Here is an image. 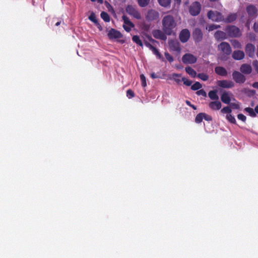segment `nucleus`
Here are the masks:
<instances>
[{
  "mask_svg": "<svg viewBox=\"0 0 258 258\" xmlns=\"http://www.w3.org/2000/svg\"><path fill=\"white\" fill-rule=\"evenodd\" d=\"M165 56L169 62H172L173 61V58L172 56L171 55H170L168 52L165 53Z\"/></svg>",
  "mask_w": 258,
  "mask_h": 258,
  "instance_id": "nucleus-46",
  "label": "nucleus"
},
{
  "mask_svg": "<svg viewBox=\"0 0 258 258\" xmlns=\"http://www.w3.org/2000/svg\"><path fill=\"white\" fill-rule=\"evenodd\" d=\"M225 31L227 35L230 37H239L241 35L239 29L233 25L227 26L225 29Z\"/></svg>",
  "mask_w": 258,
  "mask_h": 258,
  "instance_id": "nucleus-3",
  "label": "nucleus"
},
{
  "mask_svg": "<svg viewBox=\"0 0 258 258\" xmlns=\"http://www.w3.org/2000/svg\"><path fill=\"white\" fill-rule=\"evenodd\" d=\"M108 36L109 39H117L122 37L121 34L114 29H111L108 33Z\"/></svg>",
  "mask_w": 258,
  "mask_h": 258,
  "instance_id": "nucleus-14",
  "label": "nucleus"
},
{
  "mask_svg": "<svg viewBox=\"0 0 258 258\" xmlns=\"http://www.w3.org/2000/svg\"><path fill=\"white\" fill-rule=\"evenodd\" d=\"M218 49L220 51L221 59L224 60L227 55L231 54L232 50L229 44L226 42H222L218 46Z\"/></svg>",
  "mask_w": 258,
  "mask_h": 258,
  "instance_id": "nucleus-2",
  "label": "nucleus"
},
{
  "mask_svg": "<svg viewBox=\"0 0 258 258\" xmlns=\"http://www.w3.org/2000/svg\"><path fill=\"white\" fill-rule=\"evenodd\" d=\"M254 112L255 113H258V105H256L254 108Z\"/></svg>",
  "mask_w": 258,
  "mask_h": 258,
  "instance_id": "nucleus-59",
  "label": "nucleus"
},
{
  "mask_svg": "<svg viewBox=\"0 0 258 258\" xmlns=\"http://www.w3.org/2000/svg\"><path fill=\"white\" fill-rule=\"evenodd\" d=\"M89 19L93 22L99 29L100 30H102V27L101 25L99 24V23L98 22L97 19L96 18V15L94 13L92 12L91 13L90 16L89 17Z\"/></svg>",
  "mask_w": 258,
  "mask_h": 258,
  "instance_id": "nucleus-25",
  "label": "nucleus"
},
{
  "mask_svg": "<svg viewBox=\"0 0 258 258\" xmlns=\"http://www.w3.org/2000/svg\"><path fill=\"white\" fill-rule=\"evenodd\" d=\"M196 94L198 95H202L204 97H206L207 96L206 92L203 89H201L200 90L197 91Z\"/></svg>",
  "mask_w": 258,
  "mask_h": 258,
  "instance_id": "nucleus-43",
  "label": "nucleus"
},
{
  "mask_svg": "<svg viewBox=\"0 0 258 258\" xmlns=\"http://www.w3.org/2000/svg\"><path fill=\"white\" fill-rule=\"evenodd\" d=\"M244 53L241 50L234 51L232 54V57L234 59L241 60L244 57Z\"/></svg>",
  "mask_w": 258,
  "mask_h": 258,
  "instance_id": "nucleus-19",
  "label": "nucleus"
},
{
  "mask_svg": "<svg viewBox=\"0 0 258 258\" xmlns=\"http://www.w3.org/2000/svg\"><path fill=\"white\" fill-rule=\"evenodd\" d=\"M133 41L135 42L136 43L138 44L139 45L142 46L143 43L142 42V41L140 39V37L137 35H135L133 37Z\"/></svg>",
  "mask_w": 258,
  "mask_h": 258,
  "instance_id": "nucleus-35",
  "label": "nucleus"
},
{
  "mask_svg": "<svg viewBox=\"0 0 258 258\" xmlns=\"http://www.w3.org/2000/svg\"><path fill=\"white\" fill-rule=\"evenodd\" d=\"M145 44L146 46H147L148 47H149L150 49L153 47V45H152L150 43H149V42H145Z\"/></svg>",
  "mask_w": 258,
  "mask_h": 258,
  "instance_id": "nucleus-52",
  "label": "nucleus"
},
{
  "mask_svg": "<svg viewBox=\"0 0 258 258\" xmlns=\"http://www.w3.org/2000/svg\"><path fill=\"white\" fill-rule=\"evenodd\" d=\"M149 28V27L148 25H145V30H148Z\"/></svg>",
  "mask_w": 258,
  "mask_h": 258,
  "instance_id": "nucleus-62",
  "label": "nucleus"
},
{
  "mask_svg": "<svg viewBox=\"0 0 258 258\" xmlns=\"http://www.w3.org/2000/svg\"><path fill=\"white\" fill-rule=\"evenodd\" d=\"M226 118L230 122L233 124H236V119L235 117L232 114H231V113L229 114H227Z\"/></svg>",
  "mask_w": 258,
  "mask_h": 258,
  "instance_id": "nucleus-37",
  "label": "nucleus"
},
{
  "mask_svg": "<svg viewBox=\"0 0 258 258\" xmlns=\"http://www.w3.org/2000/svg\"><path fill=\"white\" fill-rule=\"evenodd\" d=\"M237 118L238 119L241 120V121L245 122L246 119V117L243 114L240 113L237 115Z\"/></svg>",
  "mask_w": 258,
  "mask_h": 258,
  "instance_id": "nucleus-44",
  "label": "nucleus"
},
{
  "mask_svg": "<svg viewBox=\"0 0 258 258\" xmlns=\"http://www.w3.org/2000/svg\"><path fill=\"white\" fill-rule=\"evenodd\" d=\"M185 103H186V104L187 105H188L189 106L191 107L193 109H194V110H196L197 109V107L195 105L191 104V103H190V102L189 101L186 100Z\"/></svg>",
  "mask_w": 258,
  "mask_h": 258,
  "instance_id": "nucleus-50",
  "label": "nucleus"
},
{
  "mask_svg": "<svg viewBox=\"0 0 258 258\" xmlns=\"http://www.w3.org/2000/svg\"><path fill=\"white\" fill-rule=\"evenodd\" d=\"M151 50L153 51V52L159 58H161V55L160 54V53H159V52L158 51V50L155 47H153Z\"/></svg>",
  "mask_w": 258,
  "mask_h": 258,
  "instance_id": "nucleus-41",
  "label": "nucleus"
},
{
  "mask_svg": "<svg viewBox=\"0 0 258 258\" xmlns=\"http://www.w3.org/2000/svg\"><path fill=\"white\" fill-rule=\"evenodd\" d=\"M201 6L198 2L193 3L189 8V12L192 16H197L201 11Z\"/></svg>",
  "mask_w": 258,
  "mask_h": 258,
  "instance_id": "nucleus-7",
  "label": "nucleus"
},
{
  "mask_svg": "<svg viewBox=\"0 0 258 258\" xmlns=\"http://www.w3.org/2000/svg\"><path fill=\"white\" fill-rule=\"evenodd\" d=\"M101 18L105 21V22H108L110 21V16H109V15L105 12H102L101 13Z\"/></svg>",
  "mask_w": 258,
  "mask_h": 258,
  "instance_id": "nucleus-31",
  "label": "nucleus"
},
{
  "mask_svg": "<svg viewBox=\"0 0 258 258\" xmlns=\"http://www.w3.org/2000/svg\"><path fill=\"white\" fill-rule=\"evenodd\" d=\"M198 78L203 81H206L209 79L208 76L204 73L199 74Z\"/></svg>",
  "mask_w": 258,
  "mask_h": 258,
  "instance_id": "nucleus-39",
  "label": "nucleus"
},
{
  "mask_svg": "<svg viewBox=\"0 0 258 258\" xmlns=\"http://www.w3.org/2000/svg\"><path fill=\"white\" fill-rule=\"evenodd\" d=\"M206 29L208 30L209 31H213V30L216 29V25H214V24L210 25L206 28Z\"/></svg>",
  "mask_w": 258,
  "mask_h": 258,
  "instance_id": "nucleus-49",
  "label": "nucleus"
},
{
  "mask_svg": "<svg viewBox=\"0 0 258 258\" xmlns=\"http://www.w3.org/2000/svg\"><path fill=\"white\" fill-rule=\"evenodd\" d=\"M232 76L233 78L235 81H244L245 80L244 75L238 72H234Z\"/></svg>",
  "mask_w": 258,
  "mask_h": 258,
  "instance_id": "nucleus-23",
  "label": "nucleus"
},
{
  "mask_svg": "<svg viewBox=\"0 0 258 258\" xmlns=\"http://www.w3.org/2000/svg\"><path fill=\"white\" fill-rule=\"evenodd\" d=\"M253 29L256 33H258V22L254 23L253 25Z\"/></svg>",
  "mask_w": 258,
  "mask_h": 258,
  "instance_id": "nucleus-51",
  "label": "nucleus"
},
{
  "mask_svg": "<svg viewBox=\"0 0 258 258\" xmlns=\"http://www.w3.org/2000/svg\"><path fill=\"white\" fill-rule=\"evenodd\" d=\"M230 105V107L235 109H238L240 108L239 104L238 102L237 103H230L229 104Z\"/></svg>",
  "mask_w": 258,
  "mask_h": 258,
  "instance_id": "nucleus-42",
  "label": "nucleus"
},
{
  "mask_svg": "<svg viewBox=\"0 0 258 258\" xmlns=\"http://www.w3.org/2000/svg\"><path fill=\"white\" fill-rule=\"evenodd\" d=\"M175 1L176 2V3L178 5H179V4H180V3L181 0H175Z\"/></svg>",
  "mask_w": 258,
  "mask_h": 258,
  "instance_id": "nucleus-61",
  "label": "nucleus"
},
{
  "mask_svg": "<svg viewBox=\"0 0 258 258\" xmlns=\"http://www.w3.org/2000/svg\"><path fill=\"white\" fill-rule=\"evenodd\" d=\"M254 50L255 47L253 44L249 43L246 45L245 47V52L246 54L249 57H252L254 56Z\"/></svg>",
  "mask_w": 258,
  "mask_h": 258,
  "instance_id": "nucleus-15",
  "label": "nucleus"
},
{
  "mask_svg": "<svg viewBox=\"0 0 258 258\" xmlns=\"http://www.w3.org/2000/svg\"><path fill=\"white\" fill-rule=\"evenodd\" d=\"M149 39L150 41L152 42H156L155 40H154V39H153L151 37H149Z\"/></svg>",
  "mask_w": 258,
  "mask_h": 258,
  "instance_id": "nucleus-60",
  "label": "nucleus"
},
{
  "mask_svg": "<svg viewBox=\"0 0 258 258\" xmlns=\"http://www.w3.org/2000/svg\"><path fill=\"white\" fill-rule=\"evenodd\" d=\"M221 112L222 113H227V114H229L231 113L232 110L229 106H226L223 107L221 110Z\"/></svg>",
  "mask_w": 258,
  "mask_h": 258,
  "instance_id": "nucleus-38",
  "label": "nucleus"
},
{
  "mask_svg": "<svg viewBox=\"0 0 258 258\" xmlns=\"http://www.w3.org/2000/svg\"><path fill=\"white\" fill-rule=\"evenodd\" d=\"M159 13L153 9L149 10L146 14V19L149 22L158 20L159 19Z\"/></svg>",
  "mask_w": 258,
  "mask_h": 258,
  "instance_id": "nucleus-6",
  "label": "nucleus"
},
{
  "mask_svg": "<svg viewBox=\"0 0 258 258\" xmlns=\"http://www.w3.org/2000/svg\"><path fill=\"white\" fill-rule=\"evenodd\" d=\"M59 24H60V22H58L56 23L55 25L57 26L59 25Z\"/></svg>",
  "mask_w": 258,
  "mask_h": 258,
  "instance_id": "nucleus-63",
  "label": "nucleus"
},
{
  "mask_svg": "<svg viewBox=\"0 0 258 258\" xmlns=\"http://www.w3.org/2000/svg\"><path fill=\"white\" fill-rule=\"evenodd\" d=\"M207 16L209 19L215 22H223L224 20V16L217 11H210L207 14Z\"/></svg>",
  "mask_w": 258,
  "mask_h": 258,
  "instance_id": "nucleus-4",
  "label": "nucleus"
},
{
  "mask_svg": "<svg viewBox=\"0 0 258 258\" xmlns=\"http://www.w3.org/2000/svg\"><path fill=\"white\" fill-rule=\"evenodd\" d=\"M252 65L254 67L256 72L258 73V60H254L252 62Z\"/></svg>",
  "mask_w": 258,
  "mask_h": 258,
  "instance_id": "nucleus-48",
  "label": "nucleus"
},
{
  "mask_svg": "<svg viewBox=\"0 0 258 258\" xmlns=\"http://www.w3.org/2000/svg\"><path fill=\"white\" fill-rule=\"evenodd\" d=\"M244 110L248 113L249 115L252 117H254L256 115L254 110L250 107H246L245 108Z\"/></svg>",
  "mask_w": 258,
  "mask_h": 258,
  "instance_id": "nucleus-30",
  "label": "nucleus"
},
{
  "mask_svg": "<svg viewBox=\"0 0 258 258\" xmlns=\"http://www.w3.org/2000/svg\"><path fill=\"white\" fill-rule=\"evenodd\" d=\"M240 72L246 75L250 74L252 72V68L250 64L244 63L241 66Z\"/></svg>",
  "mask_w": 258,
  "mask_h": 258,
  "instance_id": "nucleus-16",
  "label": "nucleus"
},
{
  "mask_svg": "<svg viewBox=\"0 0 258 258\" xmlns=\"http://www.w3.org/2000/svg\"><path fill=\"white\" fill-rule=\"evenodd\" d=\"M169 46L172 50L179 52L180 51V48L179 46V43L178 42L172 41L169 43Z\"/></svg>",
  "mask_w": 258,
  "mask_h": 258,
  "instance_id": "nucleus-24",
  "label": "nucleus"
},
{
  "mask_svg": "<svg viewBox=\"0 0 258 258\" xmlns=\"http://www.w3.org/2000/svg\"><path fill=\"white\" fill-rule=\"evenodd\" d=\"M256 55H257V57H258V46L257 47Z\"/></svg>",
  "mask_w": 258,
  "mask_h": 258,
  "instance_id": "nucleus-64",
  "label": "nucleus"
},
{
  "mask_svg": "<svg viewBox=\"0 0 258 258\" xmlns=\"http://www.w3.org/2000/svg\"><path fill=\"white\" fill-rule=\"evenodd\" d=\"M218 86L223 88H230L234 86L233 82H218Z\"/></svg>",
  "mask_w": 258,
  "mask_h": 258,
  "instance_id": "nucleus-21",
  "label": "nucleus"
},
{
  "mask_svg": "<svg viewBox=\"0 0 258 258\" xmlns=\"http://www.w3.org/2000/svg\"><path fill=\"white\" fill-rule=\"evenodd\" d=\"M203 34L201 29L196 28L192 32V37L195 42H200L203 39Z\"/></svg>",
  "mask_w": 258,
  "mask_h": 258,
  "instance_id": "nucleus-11",
  "label": "nucleus"
},
{
  "mask_svg": "<svg viewBox=\"0 0 258 258\" xmlns=\"http://www.w3.org/2000/svg\"><path fill=\"white\" fill-rule=\"evenodd\" d=\"M215 71L217 74L222 76H226L227 75L226 69L222 67H216Z\"/></svg>",
  "mask_w": 258,
  "mask_h": 258,
  "instance_id": "nucleus-22",
  "label": "nucleus"
},
{
  "mask_svg": "<svg viewBox=\"0 0 258 258\" xmlns=\"http://www.w3.org/2000/svg\"><path fill=\"white\" fill-rule=\"evenodd\" d=\"M141 85L143 88L146 87L147 86V82H142Z\"/></svg>",
  "mask_w": 258,
  "mask_h": 258,
  "instance_id": "nucleus-56",
  "label": "nucleus"
},
{
  "mask_svg": "<svg viewBox=\"0 0 258 258\" xmlns=\"http://www.w3.org/2000/svg\"><path fill=\"white\" fill-rule=\"evenodd\" d=\"M183 84L187 86H190L191 85L193 82H183Z\"/></svg>",
  "mask_w": 258,
  "mask_h": 258,
  "instance_id": "nucleus-53",
  "label": "nucleus"
},
{
  "mask_svg": "<svg viewBox=\"0 0 258 258\" xmlns=\"http://www.w3.org/2000/svg\"><path fill=\"white\" fill-rule=\"evenodd\" d=\"M227 33L222 31H217L215 34L214 37L218 41L224 40L227 38Z\"/></svg>",
  "mask_w": 258,
  "mask_h": 258,
  "instance_id": "nucleus-17",
  "label": "nucleus"
},
{
  "mask_svg": "<svg viewBox=\"0 0 258 258\" xmlns=\"http://www.w3.org/2000/svg\"><path fill=\"white\" fill-rule=\"evenodd\" d=\"M221 101L225 104H229L231 101V98L228 94L226 92H224L221 96Z\"/></svg>",
  "mask_w": 258,
  "mask_h": 258,
  "instance_id": "nucleus-26",
  "label": "nucleus"
},
{
  "mask_svg": "<svg viewBox=\"0 0 258 258\" xmlns=\"http://www.w3.org/2000/svg\"><path fill=\"white\" fill-rule=\"evenodd\" d=\"M126 96L129 98H132L135 96L134 91L131 89H128L126 91Z\"/></svg>",
  "mask_w": 258,
  "mask_h": 258,
  "instance_id": "nucleus-40",
  "label": "nucleus"
},
{
  "mask_svg": "<svg viewBox=\"0 0 258 258\" xmlns=\"http://www.w3.org/2000/svg\"><path fill=\"white\" fill-rule=\"evenodd\" d=\"M252 86L258 89V82H255L252 85Z\"/></svg>",
  "mask_w": 258,
  "mask_h": 258,
  "instance_id": "nucleus-54",
  "label": "nucleus"
},
{
  "mask_svg": "<svg viewBox=\"0 0 258 258\" xmlns=\"http://www.w3.org/2000/svg\"><path fill=\"white\" fill-rule=\"evenodd\" d=\"M125 11L128 15L134 17L137 19L139 20L141 19L140 13L135 6L128 5L125 8Z\"/></svg>",
  "mask_w": 258,
  "mask_h": 258,
  "instance_id": "nucleus-5",
  "label": "nucleus"
},
{
  "mask_svg": "<svg viewBox=\"0 0 258 258\" xmlns=\"http://www.w3.org/2000/svg\"><path fill=\"white\" fill-rule=\"evenodd\" d=\"M217 92L218 91L216 90L210 91L208 93L209 98L213 100H218L219 97L217 95Z\"/></svg>",
  "mask_w": 258,
  "mask_h": 258,
  "instance_id": "nucleus-27",
  "label": "nucleus"
},
{
  "mask_svg": "<svg viewBox=\"0 0 258 258\" xmlns=\"http://www.w3.org/2000/svg\"><path fill=\"white\" fill-rule=\"evenodd\" d=\"M231 43L233 47L235 48H241V45L240 42L237 40H232L231 41Z\"/></svg>",
  "mask_w": 258,
  "mask_h": 258,
  "instance_id": "nucleus-34",
  "label": "nucleus"
},
{
  "mask_svg": "<svg viewBox=\"0 0 258 258\" xmlns=\"http://www.w3.org/2000/svg\"><path fill=\"white\" fill-rule=\"evenodd\" d=\"M209 107L213 110H219L222 106L221 103L219 101H212L209 104Z\"/></svg>",
  "mask_w": 258,
  "mask_h": 258,
  "instance_id": "nucleus-18",
  "label": "nucleus"
},
{
  "mask_svg": "<svg viewBox=\"0 0 258 258\" xmlns=\"http://www.w3.org/2000/svg\"><path fill=\"white\" fill-rule=\"evenodd\" d=\"M151 76L153 79L158 78V77L156 76V75L154 73L151 74Z\"/></svg>",
  "mask_w": 258,
  "mask_h": 258,
  "instance_id": "nucleus-57",
  "label": "nucleus"
},
{
  "mask_svg": "<svg viewBox=\"0 0 258 258\" xmlns=\"http://www.w3.org/2000/svg\"><path fill=\"white\" fill-rule=\"evenodd\" d=\"M162 30L168 35H170L173 32V29L176 24L172 16L167 15L162 19Z\"/></svg>",
  "mask_w": 258,
  "mask_h": 258,
  "instance_id": "nucleus-1",
  "label": "nucleus"
},
{
  "mask_svg": "<svg viewBox=\"0 0 258 258\" xmlns=\"http://www.w3.org/2000/svg\"><path fill=\"white\" fill-rule=\"evenodd\" d=\"M237 18V15L235 13H232L229 14L226 18L224 17L223 22L226 23H232Z\"/></svg>",
  "mask_w": 258,
  "mask_h": 258,
  "instance_id": "nucleus-20",
  "label": "nucleus"
},
{
  "mask_svg": "<svg viewBox=\"0 0 258 258\" xmlns=\"http://www.w3.org/2000/svg\"><path fill=\"white\" fill-rule=\"evenodd\" d=\"M202 87V85L199 82H196V83L191 85V89L192 90H198Z\"/></svg>",
  "mask_w": 258,
  "mask_h": 258,
  "instance_id": "nucleus-36",
  "label": "nucleus"
},
{
  "mask_svg": "<svg viewBox=\"0 0 258 258\" xmlns=\"http://www.w3.org/2000/svg\"><path fill=\"white\" fill-rule=\"evenodd\" d=\"M150 3V0H138V3L141 7H146Z\"/></svg>",
  "mask_w": 258,
  "mask_h": 258,
  "instance_id": "nucleus-32",
  "label": "nucleus"
},
{
  "mask_svg": "<svg viewBox=\"0 0 258 258\" xmlns=\"http://www.w3.org/2000/svg\"><path fill=\"white\" fill-rule=\"evenodd\" d=\"M140 77L142 81H146V78L144 75H141Z\"/></svg>",
  "mask_w": 258,
  "mask_h": 258,
  "instance_id": "nucleus-58",
  "label": "nucleus"
},
{
  "mask_svg": "<svg viewBox=\"0 0 258 258\" xmlns=\"http://www.w3.org/2000/svg\"><path fill=\"white\" fill-rule=\"evenodd\" d=\"M246 10L249 18L253 19L255 18L257 16V10L254 5H248Z\"/></svg>",
  "mask_w": 258,
  "mask_h": 258,
  "instance_id": "nucleus-10",
  "label": "nucleus"
},
{
  "mask_svg": "<svg viewBox=\"0 0 258 258\" xmlns=\"http://www.w3.org/2000/svg\"><path fill=\"white\" fill-rule=\"evenodd\" d=\"M122 19L124 22L123 25V28L127 32H130L131 29L134 27V24L130 20L129 18L125 15L122 16Z\"/></svg>",
  "mask_w": 258,
  "mask_h": 258,
  "instance_id": "nucleus-9",
  "label": "nucleus"
},
{
  "mask_svg": "<svg viewBox=\"0 0 258 258\" xmlns=\"http://www.w3.org/2000/svg\"><path fill=\"white\" fill-rule=\"evenodd\" d=\"M185 71L187 74L192 77H196L197 75L196 72L190 67H186Z\"/></svg>",
  "mask_w": 258,
  "mask_h": 258,
  "instance_id": "nucleus-29",
  "label": "nucleus"
},
{
  "mask_svg": "<svg viewBox=\"0 0 258 258\" xmlns=\"http://www.w3.org/2000/svg\"><path fill=\"white\" fill-rule=\"evenodd\" d=\"M190 37V32L188 29H185L182 30L179 34L180 40L185 43L188 41Z\"/></svg>",
  "mask_w": 258,
  "mask_h": 258,
  "instance_id": "nucleus-12",
  "label": "nucleus"
},
{
  "mask_svg": "<svg viewBox=\"0 0 258 258\" xmlns=\"http://www.w3.org/2000/svg\"><path fill=\"white\" fill-rule=\"evenodd\" d=\"M105 5L106 7L107 8L109 11H113V9L112 7L111 6V5L107 1L105 2Z\"/></svg>",
  "mask_w": 258,
  "mask_h": 258,
  "instance_id": "nucleus-47",
  "label": "nucleus"
},
{
  "mask_svg": "<svg viewBox=\"0 0 258 258\" xmlns=\"http://www.w3.org/2000/svg\"><path fill=\"white\" fill-rule=\"evenodd\" d=\"M152 34L153 36L156 39L162 40H166L167 39L166 35V34H165L163 31H162L160 30H155L153 31Z\"/></svg>",
  "mask_w": 258,
  "mask_h": 258,
  "instance_id": "nucleus-13",
  "label": "nucleus"
},
{
  "mask_svg": "<svg viewBox=\"0 0 258 258\" xmlns=\"http://www.w3.org/2000/svg\"><path fill=\"white\" fill-rule=\"evenodd\" d=\"M197 59V57L190 53H186L182 57V62L186 64L194 63Z\"/></svg>",
  "mask_w": 258,
  "mask_h": 258,
  "instance_id": "nucleus-8",
  "label": "nucleus"
},
{
  "mask_svg": "<svg viewBox=\"0 0 258 258\" xmlns=\"http://www.w3.org/2000/svg\"><path fill=\"white\" fill-rule=\"evenodd\" d=\"M203 117L207 121H212L213 118L211 115H209L205 113H203Z\"/></svg>",
  "mask_w": 258,
  "mask_h": 258,
  "instance_id": "nucleus-45",
  "label": "nucleus"
},
{
  "mask_svg": "<svg viewBox=\"0 0 258 258\" xmlns=\"http://www.w3.org/2000/svg\"><path fill=\"white\" fill-rule=\"evenodd\" d=\"M203 115V113H199L198 114L195 118V122L197 123H201L204 119Z\"/></svg>",
  "mask_w": 258,
  "mask_h": 258,
  "instance_id": "nucleus-33",
  "label": "nucleus"
},
{
  "mask_svg": "<svg viewBox=\"0 0 258 258\" xmlns=\"http://www.w3.org/2000/svg\"><path fill=\"white\" fill-rule=\"evenodd\" d=\"M248 92H249V94L250 95H253L255 93V91L254 90H248Z\"/></svg>",
  "mask_w": 258,
  "mask_h": 258,
  "instance_id": "nucleus-55",
  "label": "nucleus"
},
{
  "mask_svg": "<svg viewBox=\"0 0 258 258\" xmlns=\"http://www.w3.org/2000/svg\"><path fill=\"white\" fill-rule=\"evenodd\" d=\"M159 5L163 7H167L170 6L171 0H158Z\"/></svg>",
  "mask_w": 258,
  "mask_h": 258,
  "instance_id": "nucleus-28",
  "label": "nucleus"
}]
</instances>
